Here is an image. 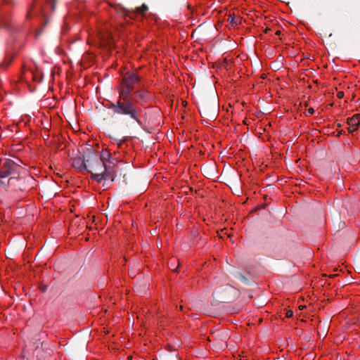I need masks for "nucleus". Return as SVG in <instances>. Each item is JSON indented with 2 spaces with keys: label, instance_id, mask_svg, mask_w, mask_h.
Instances as JSON below:
<instances>
[{
  "label": "nucleus",
  "instance_id": "obj_1",
  "mask_svg": "<svg viewBox=\"0 0 360 360\" xmlns=\"http://www.w3.org/2000/svg\"><path fill=\"white\" fill-rule=\"evenodd\" d=\"M110 157L108 152H102L100 155L90 153L86 156V172H91V179L98 183L102 181L114 180L113 168L106 165L105 159Z\"/></svg>",
  "mask_w": 360,
  "mask_h": 360
},
{
  "label": "nucleus",
  "instance_id": "obj_2",
  "mask_svg": "<svg viewBox=\"0 0 360 360\" xmlns=\"http://www.w3.org/2000/svg\"><path fill=\"white\" fill-rule=\"evenodd\" d=\"M115 114L127 115L139 124L141 123L140 115L135 103L128 96H120L116 103H110L108 106Z\"/></svg>",
  "mask_w": 360,
  "mask_h": 360
},
{
  "label": "nucleus",
  "instance_id": "obj_3",
  "mask_svg": "<svg viewBox=\"0 0 360 360\" xmlns=\"http://www.w3.org/2000/svg\"><path fill=\"white\" fill-rule=\"evenodd\" d=\"M140 77L132 72L125 73L117 86V91L120 96H129L135 86L140 82Z\"/></svg>",
  "mask_w": 360,
  "mask_h": 360
},
{
  "label": "nucleus",
  "instance_id": "obj_4",
  "mask_svg": "<svg viewBox=\"0 0 360 360\" xmlns=\"http://www.w3.org/2000/svg\"><path fill=\"white\" fill-rule=\"evenodd\" d=\"M1 169H0V180L6 178L12 173L20 169V166L11 160H1ZM1 181H0V183Z\"/></svg>",
  "mask_w": 360,
  "mask_h": 360
},
{
  "label": "nucleus",
  "instance_id": "obj_5",
  "mask_svg": "<svg viewBox=\"0 0 360 360\" xmlns=\"http://www.w3.org/2000/svg\"><path fill=\"white\" fill-rule=\"evenodd\" d=\"M134 103L144 105L148 103L153 98V94L150 91L141 89L134 91Z\"/></svg>",
  "mask_w": 360,
  "mask_h": 360
},
{
  "label": "nucleus",
  "instance_id": "obj_6",
  "mask_svg": "<svg viewBox=\"0 0 360 360\" xmlns=\"http://www.w3.org/2000/svg\"><path fill=\"white\" fill-rule=\"evenodd\" d=\"M148 11V6L143 4L141 7H137L134 10H126L123 9L122 14L126 17H129L131 19L143 18L146 11Z\"/></svg>",
  "mask_w": 360,
  "mask_h": 360
},
{
  "label": "nucleus",
  "instance_id": "obj_7",
  "mask_svg": "<svg viewBox=\"0 0 360 360\" xmlns=\"http://www.w3.org/2000/svg\"><path fill=\"white\" fill-rule=\"evenodd\" d=\"M347 124L349 131L353 132L356 131L360 124V114H356L353 117L348 118Z\"/></svg>",
  "mask_w": 360,
  "mask_h": 360
},
{
  "label": "nucleus",
  "instance_id": "obj_8",
  "mask_svg": "<svg viewBox=\"0 0 360 360\" xmlns=\"http://www.w3.org/2000/svg\"><path fill=\"white\" fill-rule=\"evenodd\" d=\"M72 166L77 170L84 173L86 170V159L82 160L81 158H75L72 162Z\"/></svg>",
  "mask_w": 360,
  "mask_h": 360
},
{
  "label": "nucleus",
  "instance_id": "obj_9",
  "mask_svg": "<svg viewBox=\"0 0 360 360\" xmlns=\"http://www.w3.org/2000/svg\"><path fill=\"white\" fill-rule=\"evenodd\" d=\"M242 18L239 15H236L234 13H230L228 15L227 21L231 26H235L241 23Z\"/></svg>",
  "mask_w": 360,
  "mask_h": 360
},
{
  "label": "nucleus",
  "instance_id": "obj_10",
  "mask_svg": "<svg viewBox=\"0 0 360 360\" xmlns=\"http://www.w3.org/2000/svg\"><path fill=\"white\" fill-rule=\"evenodd\" d=\"M48 6H50L51 7V9H52V10H53V8H54V4H53V2H51V3H50V4H49V3H46V4H45V5H44V6H43V7L41 8V13H42L43 14H45V13H46V12L47 11V8H46V7H47Z\"/></svg>",
  "mask_w": 360,
  "mask_h": 360
},
{
  "label": "nucleus",
  "instance_id": "obj_11",
  "mask_svg": "<svg viewBox=\"0 0 360 360\" xmlns=\"http://www.w3.org/2000/svg\"><path fill=\"white\" fill-rule=\"evenodd\" d=\"M293 315V311L292 310H288L286 311L285 316L287 318H290Z\"/></svg>",
  "mask_w": 360,
  "mask_h": 360
},
{
  "label": "nucleus",
  "instance_id": "obj_12",
  "mask_svg": "<svg viewBox=\"0 0 360 360\" xmlns=\"http://www.w3.org/2000/svg\"><path fill=\"white\" fill-rule=\"evenodd\" d=\"M314 112V108H309L308 110H307V115H313Z\"/></svg>",
  "mask_w": 360,
  "mask_h": 360
},
{
  "label": "nucleus",
  "instance_id": "obj_13",
  "mask_svg": "<svg viewBox=\"0 0 360 360\" xmlns=\"http://www.w3.org/2000/svg\"><path fill=\"white\" fill-rule=\"evenodd\" d=\"M343 94H344L343 92L340 91V92L338 93V98H342L343 96Z\"/></svg>",
  "mask_w": 360,
  "mask_h": 360
},
{
  "label": "nucleus",
  "instance_id": "obj_14",
  "mask_svg": "<svg viewBox=\"0 0 360 360\" xmlns=\"http://www.w3.org/2000/svg\"><path fill=\"white\" fill-rule=\"evenodd\" d=\"M110 43H111V41H110V38L105 41V44H110Z\"/></svg>",
  "mask_w": 360,
  "mask_h": 360
},
{
  "label": "nucleus",
  "instance_id": "obj_15",
  "mask_svg": "<svg viewBox=\"0 0 360 360\" xmlns=\"http://www.w3.org/2000/svg\"><path fill=\"white\" fill-rule=\"evenodd\" d=\"M305 307H305L304 305H300V306L299 307V309H300V310H303Z\"/></svg>",
  "mask_w": 360,
  "mask_h": 360
},
{
  "label": "nucleus",
  "instance_id": "obj_16",
  "mask_svg": "<svg viewBox=\"0 0 360 360\" xmlns=\"http://www.w3.org/2000/svg\"><path fill=\"white\" fill-rule=\"evenodd\" d=\"M280 33H281V31H277V32H276V34L277 35H279V34H280Z\"/></svg>",
  "mask_w": 360,
  "mask_h": 360
},
{
  "label": "nucleus",
  "instance_id": "obj_17",
  "mask_svg": "<svg viewBox=\"0 0 360 360\" xmlns=\"http://www.w3.org/2000/svg\"><path fill=\"white\" fill-rule=\"evenodd\" d=\"M115 11H116L117 12H120V11H118V8H115Z\"/></svg>",
  "mask_w": 360,
  "mask_h": 360
}]
</instances>
